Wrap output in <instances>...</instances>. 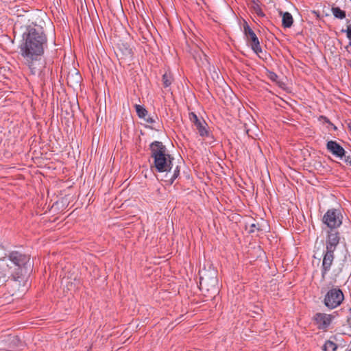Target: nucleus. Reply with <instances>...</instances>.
Wrapping results in <instances>:
<instances>
[{
  "label": "nucleus",
  "mask_w": 351,
  "mask_h": 351,
  "mask_svg": "<svg viewBox=\"0 0 351 351\" xmlns=\"http://www.w3.org/2000/svg\"><path fill=\"white\" fill-rule=\"evenodd\" d=\"M25 43L21 46V52L25 58L32 74L38 71V57L43 53V46L47 43V37L41 26L29 25L23 34Z\"/></svg>",
  "instance_id": "nucleus-1"
},
{
  "label": "nucleus",
  "mask_w": 351,
  "mask_h": 351,
  "mask_svg": "<svg viewBox=\"0 0 351 351\" xmlns=\"http://www.w3.org/2000/svg\"><path fill=\"white\" fill-rule=\"evenodd\" d=\"M150 149L154 167L159 172H167L169 181L172 184L180 174V167L174 165V158L167 153V148L162 143L153 142L150 145Z\"/></svg>",
  "instance_id": "nucleus-2"
},
{
  "label": "nucleus",
  "mask_w": 351,
  "mask_h": 351,
  "mask_svg": "<svg viewBox=\"0 0 351 351\" xmlns=\"http://www.w3.org/2000/svg\"><path fill=\"white\" fill-rule=\"evenodd\" d=\"M12 263L17 267V271L15 274H12L14 280H18L24 273L27 272V266L29 263L30 258L29 256L22 254L17 252L10 253L9 256Z\"/></svg>",
  "instance_id": "nucleus-3"
},
{
  "label": "nucleus",
  "mask_w": 351,
  "mask_h": 351,
  "mask_svg": "<svg viewBox=\"0 0 351 351\" xmlns=\"http://www.w3.org/2000/svg\"><path fill=\"white\" fill-rule=\"evenodd\" d=\"M199 285L201 289L217 290V279L215 271H203L200 274Z\"/></svg>",
  "instance_id": "nucleus-4"
},
{
  "label": "nucleus",
  "mask_w": 351,
  "mask_h": 351,
  "mask_svg": "<svg viewBox=\"0 0 351 351\" xmlns=\"http://www.w3.org/2000/svg\"><path fill=\"white\" fill-rule=\"evenodd\" d=\"M343 300V294L339 289H330L325 296L324 304L330 308H335L341 304Z\"/></svg>",
  "instance_id": "nucleus-5"
},
{
  "label": "nucleus",
  "mask_w": 351,
  "mask_h": 351,
  "mask_svg": "<svg viewBox=\"0 0 351 351\" xmlns=\"http://www.w3.org/2000/svg\"><path fill=\"white\" fill-rule=\"evenodd\" d=\"M341 215L337 209L328 210L323 217V222L330 228H336L342 223Z\"/></svg>",
  "instance_id": "nucleus-6"
},
{
  "label": "nucleus",
  "mask_w": 351,
  "mask_h": 351,
  "mask_svg": "<svg viewBox=\"0 0 351 351\" xmlns=\"http://www.w3.org/2000/svg\"><path fill=\"white\" fill-rule=\"evenodd\" d=\"M244 34L252 49L254 53L259 56L262 52V49L261 47L258 38L254 32L247 24L244 25Z\"/></svg>",
  "instance_id": "nucleus-7"
},
{
  "label": "nucleus",
  "mask_w": 351,
  "mask_h": 351,
  "mask_svg": "<svg viewBox=\"0 0 351 351\" xmlns=\"http://www.w3.org/2000/svg\"><path fill=\"white\" fill-rule=\"evenodd\" d=\"M189 119L195 126L196 130L201 136H208L209 132L206 128L207 124L204 120L199 119L194 112L189 113Z\"/></svg>",
  "instance_id": "nucleus-8"
},
{
  "label": "nucleus",
  "mask_w": 351,
  "mask_h": 351,
  "mask_svg": "<svg viewBox=\"0 0 351 351\" xmlns=\"http://www.w3.org/2000/svg\"><path fill=\"white\" fill-rule=\"evenodd\" d=\"M334 260V252L326 250L322 261V278H325L327 272L330 269L331 265Z\"/></svg>",
  "instance_id": "nucleus-9"
},
{
  "label": "nucleus",
  "mask_w": 351,
  "mask_h": 351,
  "mask_svg": "<svg viewBox=\"0 0 351 351\" xmlns=\"http://www.w3.org/2000/svg\"><path fill=\"white\" fill-rule=\"evenodd\" d=\"M318 328L320 329H326L332 322V316L324 313H317L315 316Z\"/></svg>",
  "instance_id": "nucleus-10"
},
{
  "label": "nucleus",
  "mask_w": 351,
  "mask_h": 351,
  "mask_svg": "<svg viewBox=\"0 0 351 351\" xmlns=\"http://www.w3.org/2000/svg\"><path fill=\"white\" fill-rule=\"evenodd\" d=\"M326 147L328 150L337 157L343 158L344 154H346L343 148L337 142L330 141L327 143Z\"/></svg>",
  "instance_id": "nucleus-11"
},
{
  "label": "nucleus",
  "mask_w": 351,
  "mask_h": 351,
  "mask_svg": "<svg viewBox=\"0 0 351 351\" xmlns=\"http://www.w3.org/2000/svg\"><path fill=\"white\" fill-rule=\"evenodd\" d=\"M339 242V237L337 232H330L326 241V250L334 252Z\"/></svg>",
  "instance_id": "nucleus-12"
},
{
  "label": "nucleus",
  "mask_w": 351,
  "mask_h": 351,
  "mask_svg": "<svg viewBox=\"0 0 351 351\" xmlns=\"http://www.w3.org/2000/svg\"><path fill=\"white\" fill-rule=\"evenodd\" d=\"M280 14L282 16V26L285 28L291 27L293 22L292 15L288 12H282L281 11L280 12Z\"/></svg>",
  "instance_id": "nucleus-13"
},
{
  "label": "nucleus",
  "mask_w": 351,
  "mask_h": 351,
  "mask_svg": "<svg viewBox=\"0 0 351 351\" xmlns=\"http://www.w3.org/2000/svg\"><path fill=\"white\" fill-rule=\"evenodd\" d=\"M119 51L122 53L123 56L126 58H131L132 55V50L128 45L123 44L119 47Z\"/></svg>",
  "instance_id": "nucleus-14"
},
{
  "label": "nucleus",
  "mask_w": 351,
  "mask_h": 351,
  "mask_svg": "<svg viewBox=\"0 0 351 351\" xmlns=\"http://www.w3.org/2000/svg\"><path fill=\"white\" fill-rule=\"evenodd\" d=\"M337 348V346L332 341H327L323 346L324 351H335Z\"/></svg>",
  "instance_id": "nucleus-15"
},
{
  "label": "nucleus",
  "mask_w": 351,
  "mask_h": 351,
  "mask_svg": "<svg viewBox=\"0 0 351 351\" xmlns=\"http://www.w3.org/2000/svg\"><path fill=\"white\" fill-rule=\"evenodd\" d=\"M332 12L333 15L338 19H343L346 17V12L343 10H341L339 8H332Z\"/></svg>",
  "instance_id": "nucleus-16"
},
{
  "label": "nucleus",
  "mask_w": 351,
  "mask_h": 351,
  "mask_svg": "<svg viewBox=\"0 0 351 351\" xmlns=\"http://www.w3.org/2000/svg\"><path fill=\"white\" fill-rule=\"evenodd\" d=\"M173 81L172 75L170 73H165L162 75V82L165 87L169 86Z\"/></svg>",
  "instance_id": "nucleus-17"
},
{
  "label": "nucleus",
  "mask_w": 351,
  "mask_h": 351,
  "mask_svg": "<svg viewBox=\"0 0 351 351\" xmlns=\"http://www.w3.org/2000/svg\"><path fill=\"white\" fill-rule=\"evenodd\" d=\"M135 108H136V111L138 116L140 118L145 119V117L147 114V110L145 108H143L142 106L137 105V104L135 105Z\"/></svg>",
  "instance_id": "nucleus-18"
},
{
  "label": "nucleus",
  "mask_w": 351,
  "mask_h": 351,
  "mask_svg": "<svg viewBox=\"0 0 351 351\" xmlns=\"http://www.w3.org/2000/svg\"><path fill=\"white\" fill-rule=\"evenodd\" d=\"M269 76V78L272 80L273 82H277V79H278V75L274 73V72H270L268 75Z\"/></svg>",
  "instance_id": "nucleus-19"
},
{
  "label": "nucleus",
  "mask_w": 351,
  "mask_h": 351,
  "mask_svg": "<svg viewBox=\"0 0 351 351\" xmlns=\"http://www.w3.org/2000/svg\"><path fill=\"white\" fill-rule=\"evenodd\" d=\"M343 158H344V160L346 163L351 165V154L349 155H346V154H344Z\"/></svg>",
  "instance_id": "nucleus-20"
},
{
  "label": "nucleus",
  "mask_w": 351,
  "mask_h": 351,
  "mask_svg": "<svg viewBox=\"0 0 351 351\" xmlns=\"http://www.w3.org/2000/svg\"><path fill=\"white\" fill-rule=\"evenodd\" d=\"M256 230H259L258 228H257L256 225L255 223H252L250 225L249 232H254Z\"/></svg>",
  "instance_id": "nucleus-21"
},
{
  "label": "nucleus",
  "mask_w": 351,
  "mask_h": 351,
  "mask_svg": "<svg viewBox=\"0 0 351 351\" xmlns=\"http://www.w3.org/2000/svg\"><path fill=\"white\" fill-rule=\"evenodd\" d=\"M345 32L347 34V37L351 40V25L348 26L347 29Z\"/></svg>",
  "instance_id": "nucleus-22"
},
{
  "label": "nucleus",
  "mask_w": 351,
  "mask_h": 351,
  "mask_svg": "<svg viewBox=\"0 0 351 351\" xmlns=\"http://www.w3.org/2000/svg\"><path fill=\"white\" fill-rule=\"evenodd\" d=\"M255 10H256V12L257 13V14L258 16H264V14L263 13V12L261 11V10L258 7L255 8Z\"/></svg>",
  "instance_id": "nucleus-23"
},
{
  "label": "nucleus",
  "mask_w": 351,
  "mask_h": 351,
  "mask_svg": "<svg viewBox=\"0 0 351 351\" xmlns=\"http://www.w3.org/2000/svg\"><path fill=\"white\" fill-rule=\"evenodd\" d=\"M145 120L147 122V123H154L155 122V119L153 118V117H147L145 119Z\"/></svg>",
  "instance_id": "nucleus-24"
},
{
  "label": "nucleus",
  "mask_w": 351,
  "mask_h": 351,
  "mask_svg": "<svg viewBox=\"0 0 351 351\" xmlns=\"http://www.w3.org/2000/svg\"><path fill=\"white\" fill-rule=\"evenodd\" d=\"M350 130H351V125L350 126Z\"/></svg>",
  "instance_id": "nucleus-25"
},
{
  "label": "nucleus",
  "mask_w": 351,
  "mask_h": 351,
  "mask_svg": "<svg viewBox=\"0 0 351 351\" xmlns=\"http://www.w3.org/2000/svg\"><path fill=\"white\" fill-rule=\"evenodd\" d=\"M350 45H351V42H350Z\"/></svg>",
  "instance_id": "nucleus-26"
}]
</instances>
